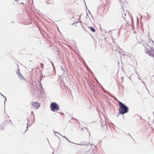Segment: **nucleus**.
I'll list each match as a JSON object with an SVG mask.
<instances>
[{
    "label": "nucleus",
    "instance_id": "obj_1",
    "mask_svg": "<svg viewBox=\"0 0 154 154\" xmlns=\"http://www.w3.org/2000/svg\"><path fill=\"white\" fill-rule=\"evenodd\" d=\"M119 113L121 114H123L128 112V107L123 104L121 102H119Z\"/></svg>",
    "mask_w": 154,
    "mask_h": 154
},
{
    "label": "nucleus",
    "instance_id": "obj_2",
    "mask_svg": "<svg viewBox=\"0 0 154 154\" xmlns=\"http://www.w3.org/2000/svg\"><path fill=\"white\" fill-rule=\"evenodd\" d=\"M145 52L150 56L154 57V45L152 48H146L145 49Z\"/></svg>",
    "mask_w": 154,
    "mask_h": 154
},
{
    "label": "nucleus",
    "instance_id": "obj_3",
    "mask_svg": "<svg viewBox=\"0 0 154 154\" xmlns=\"http://www.w3.org/2000/svg\"><path fill=\"white\" fill-rule=\"evenodd\" d=\"M51 109L53 112L58 110L60 109L59 105L55 102L52 103L50 105Z\"/></svg>",
    "mask_w": 154,
    "mask_h": 154
},
{
    "label": "nucleus",
    "instance_id": "obj_4",
    "mask_svg": "<svg viewBox=\"0 0 154 154\" xmlns=\"http://www.w3.org/2000/svg\"><path fill=\"white\" fill-rule=\"evenodd\" d=\"M31 104L32 108L33 109H37L40 106V104L35 102H32Z\"/></svg>",
    "mask_w": 154,
    "mask_h": 154
},
{
    "label": "nucleus",
    "instance_id": "obj_5",
    "mask_svg": "<svg viewBox=\"0 0 154 154\" xmlns=\"http://www.w3.org/2000/svg\"><path fill=\"white\" fill-rule=\"evenodd\" d=\"M88 27L93 32H95V30L94 28L91 27Z\"/></svg>",
    "mask_w": 154,
    "mask_h": 154
}]
</instances>
